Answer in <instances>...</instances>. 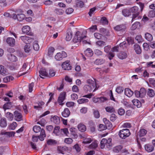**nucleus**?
<instances>
[{
	"instance_id": "obj_15",
	"label": "nucleus",
	"mask_w": 155,
	"mask_h": 155,
	"mask_svg": "<svg viewBox=\"0 0 155 155\" xmlns=\"http://www.w3.org/2000/svg\"><path fill=\"white\" fill-rule=\"evenodd\" d=\"M51 117V120L52 122L56 124H58L60 123V118L58 116L52 115Z\"/></svg>"
},
{
	"instance_id": "obj_8",
	"label": "nucleus",
	"mask_w": 155,
	"mask_h": 155,
	"mask_svg": "<svg viewBox=\"0 0 155 155\" xmlns=\"http://www.w3.org/2000/svg\"><path fill=\"white\" fill-rule=\"evenodd\" d=\"M66 96V92L63 91L60 93L58 100V102L60 105L62 104V102L65 99Z\"/></svg>"
},
{
	"instance_id": "obj_59",
	"label": "nucleus",
	"mask_w": 155,
	"mask_h": 155,
	"mask_svg": "<svg viewBox=\"0 0 155 155\" xmlns=\"http://www.w3.org/2000/svg\"><path fill=\"white\" fill-rule=\"evenodd\" d=\"M135 39L137 41L138 43H140L143 41L142 37L140 35H137L135 38Z\"/></svg>"
},
{
	"instance_id": "obj_50",
	"label": "nucleus",
	"mask_w": 155,
	"mask_h": 155,
	"mask_svg": "<svg viewBox=\"0 0 155 155\" xmlns=\"http://www.w3.org/2000/svg\"><path fill=\"white\" fill-rule=\"evenodd\" d=\"M11 107V104L10 102L4 104L3 108L5 111L6 110L10 109Z\"/></svg>"
},
{
	"instance_id": "obj_57",
	"label": "nucleus",
	"mask_w": 155,
	"mask_h": 155,
	"mask_svg": "<svg viewBox=\"0 0 155 155\" xmlns=\"http://www.w3.org/2000/svg\"><path fill=\"white\" fill-rule=\"evenodd\" d=\"M25 18V15L23 14H21L18 15L17 20L19 21H21L23 20Z\"/></svg>"
},
{
	"instance_id": "obj_26",
	"label": "nucleus",
	"mask_w": 155,
	"mask_h": 155,
	"mask_svg": "<svg viewBox=\"0 0 155 155\" xmlns=\"http://www.w3.org/2000/svg\"><path fill=\"white\" fill-rule=\"evenodd\" d=\"M46 137L45 130L42 129L40 131V134L39 136H38L39 139L41 141H43L44 140V138Z\"/></svg>"
},
{
	"instance_id": "obj_58",
	"label": "nucleus",
	"mask_w": 155,
	"mask_h": 155,
	"mask_svg": "<svg viewBox=\"0 0 155 155\" xmlns=\"http://www.w3.org/2000/svg\"><path fill=\"white\" fill-rule=\"evenodd\" d=\"M101 22L103 25H107L108 23V21L105 17H103L101 18Z\"/></svg>"
},
{
	"instance_id": "obj_6",
	"label": "nucleus",
	"mask_w": 155,
	"mask_h": 155,
	"mask_svg": "<svg viewBox=\"0 0 155 155\" xmlns=\"http://www.w3.org/2000/svg\"><path fill=\"white\" fill-rule=\"evenodd\" d=\"M67 56L66 53L64 51H62L61 53H58L55 56V58L57 61L61 60L63 58H64Z\"/></svg>"
},
{
	"instance_id": "obj_63",
	"label": "nucleus",
	"mask_w": 155,
	"mask_h": 155,
	"mask_svg": "<svg viewBox=\"0 0 155 155\" xmlns=\"http://www.w3.org/2000/svg\"><path fill=\"white\" fill-rule=\"evenodd\" d=\"M55 12L58 15H62L64 12V11L61 9H56L55 10Z\"/></svg>"
},
{
	"instance_id": "obj_28",
	"label": "nucleus",
	"mask_w": 155,
	"mask_h": 155,
	"mask_svg": "<svg viewBox=\"0 0 155 155\" xmlns=\"http://www.w3.org/2000/svg\"><path fill=\"white\" fill-rule=\"evenodd\" d=\"M53 133L56 136H60L61 135V129H60V127L59 126L55 127Z\"/></svg>"
},
{
	"instance_id": "obj_31",
	"label": "nucleus",
	"mask_w": 155,
	"mask_h": 155,
	"mask_svg": "<svg viewBox=\"0 0 155 155\" xmlns=\"http://www.w3.org/2000/svg\"><path fill=\"white\" fill-rule=\"evenodd\" d=\"M122 147L121 146H118L114 147L113 149V151L115 153H119L121 152L123 153L124 151H122Z\"/></svg>"
},
{
	"instance_id": "obj_1",
	"label": "nucleus",
	"mask_w": 155,
	"mask_h": 155,
	"mask_svg": "<svg viewBox=\"0 0 155 155\" xmlns=\"http://www.w3.org/2000/svg\"><path fill=\"white\" fill-rule=\"evenodd\" d=\"M87 82L88 84L85 85L84 87V90L87 92H91L93 89V92H94L96 89V82L95 81L90 79L87 81Z\"/></svg>"
},
{
	"instance_id": "obj_43",
	"label": "nucleus",
	"mask_w": 155,
	"mask_h": 155,
	"mask_svg": "<svg viewBox=\"0 0 155 155\" xmlns=\"http://www.w3.org/2000/svg\"><path fill=\"white\" fill-rule=\"evenodd\" d=\"M147 132L146 130L144 129H140V131L138 133V135L140 137L146 135Z\"/></svg>"
},
{
	"instance_id": "obj_62",
	"label": "nucleus",
	"mask_w": 155,
	"mask_h": 155,
	"mask_svg": "<svg viewBox=\"0 0 155 155\" xmlns=\"http://www.w3.org/2000/svg\"><path fill=\"white\" fill-rule=\"evenodd\" d=\"M96 44L99 46H101L105 45V42L101 41H98L96 42Z\"/></svg>"
},
{
	"instance_id": "obj_32",
	"label": "nucleus",
	"mask_w": 155,
	"mask_h": 155,
	"mask_svg": "<svg viewBox=\"0 0 155 155\" xmlns=\"http://www.w3.org/2000/svg\"><path fill=\"white\" fill-rule=\"evenodd\" d=\"M127 54L125 52H121L118 55V58L121 59L126 58L127 57Z\"/></svg>"
},
{
	"instance_id": "obj_47",
	"label": "nucleus",
	"mask_w": 155,
	"mask_h": 155,
	"mask_svg": "<svg viewBox=\"0 0 155 155\" xmlns=\"http://www.w3.org/2000/svg\"><path fill=\"white\" fill-rule=\"evenodd\" d=\"M14 79V78L11 76H7L3 78V81L5 83L12 81Z\"/></svg>"
},
{
	"instance_id": "obj_34",
	"label": "nucleus",
	"mask_w": 155,
	"mask_h": 155,
	"mask_svg": "<svg viewBox=\"0 0 155 155\" xmlns=\"http://www.w3.org/2000/svg\"><path fill=\"white\" fill-rule=\"evenodd\" d=\"M85 55L88 57L92 56L93 54L92 50L90 48H87L86 51H84Z\"/></svg>"
},
{
	"instance_id": "obj_12",
	"label": "nucleus",
	"mask_w": 155,
	"mask_h": 155,
	"mask_svg": "<svg viewBox=\"0 0 155 155\" xmlns=\"http://www.w3.org/2000/svg\"><path fill=\"white\" fill-rule=\"evenodd\" d=\"M8 44L10 46L13 47L15 45V39L12 38H8L6 40Z\"/></svg>"
},
{
	"instance_id": "obj_23",
	"label": "nucleus",
	"mask_w": 155,
	"mask_h": 155,
	"mask_svg": "<svg viewBox=\"0 0 155 155\" xmlns=\"http://www.w3.org/2000/svg\"><path fill=\"white\" fill-rule=\"evenodd\" d=\"M93 140L92 137L89 136L87 137L84 138L83 143L85 144H89Z\"/></svg>"
},
{
	"instance_id": "obj_52",
	"label": "nucleus",
	"mask_w": 155,
	"mask_h": 155,
	"mask_svg": "<svg viewBox=\"0 0 155 155\" xmlns=\"http://www.w3.org/2000/svg\"><path fill=\"white\" fill-rule=\"evenodd\" d=\"M6 73V70L4 68V66L0 65V73L3 75L5 74Z\"/></svg>"
},
{
	"instance_id": "obj_35",
	"label": "nucleus",
	"mask_w": 155,
	"mask_h": 155,
	"mask_svg": "<svg viewBox=\"0 0 155 155\" xmlns=\"http://www.w3.org/2000/svg\"><path fill=\"white\" fill-rule=\"evenodd\" d=\"M145 38L147 41H151L153 39L152 35L148 33H146L145 34Z\"/></svg>"
},
{
	"instance_id": "obj_24",
	"label": "nucleus",
	"mask_w": 155,
	"mask_h": 155,
	"mask_svg": "<svg viewBox=\"0 0 155 155\" xmlns=\"http://www.w3.org/2000/svg\"><path fill=\"white\" fill-rule=\"evenodd\" d=\"M75 7L82 8L84 5V3L81 0H76L75 2Z\"/></svg>"
},
{
	"instance_id": "obj_64",
	"label": "nucleus",
	"mask_w": 155,
	"mask_h": 155,
	"mask_svg": "<svg viewBox=\"0 0 155 155\" xmlns=\"http://www.w3.org/2000/svg\"><path fill=\"white\" fill-rule=\"evenodd\" d=\"M69 130L72 135H74L75 137H78L77 135L75 134V129L74 128L71 127L70 128Z\"/></svg>"
},
{
	"instance_id": "obj_39",
	"label": "nucleus",
	"mask_w": 155,
	"mask_h": 155,
	"mask_svg": "<svg viewBox=\"0 0 155 155\" xmlns=\"http://www.w3.org/2000/svg\"><path fill=\"white\" fill-rule=\"evenodd\" d=\"M98 146V143L97 140H95L89 146L90 149H95Z\"/></svg>"
},
{
	"instance_id": "obj_48",
	"label": "nucleus",
	"mask_w": 155,
	"mask_h": 155,
	"mask_svg": "<svg viewBox=\"0 0 155 155\" xmlns=\"http://www.w3.org/2000/svg\"><path fill=\"white\" fill-rule=\"evenodd\" d=\"M88 99L83 98L79 99L77 101L78 103L80 104H83L85 103H87L88 102Z\"/></svg>"
},
{
	"instance_id": "obj_21",
	"label": "nucleus",
	"mask_w": 155,
	"mask_h": 155,
	"mask_svg": "<svg viewBox=\"0 0 155 155\" xmlns=\"http://www.w3.org/2000/svg\"><path fill=\"white\" fill-rule=\"evenodd\" d=\"M77 127L79 131L82 132H85L86 130V126L82 123L79 124Z\"/></svg>"
},
{
	"instance_id": "obj_19",
	"label": "nucleus",
	"mask_w": 155,
	"mask_h": 155,
	"mask_svg": "<svg viewBox=\"0 0 155 155\" xmlns=\"http://www.w3.org/2000/svg\"><path fill=\"white\" fill-rule=\"evenodd\" d=\"M140 24L139 22H136L133 24L130 27V29L132 31H134L136 29L140 28Z\"/></svg>"
},
{
	"instance_id": "obj_30",
	"label": "nucleus",
	"mask_w": 155,
	"mask_h": 155,
	"mask_svg": "<svg viewBox=\"0 0 155 155\" xmlns=\"http://www.w3.org/2000/svg\"><path fill=\"white\" fill-rule=\"evenodd\" d=\"M132 102L134 105L137 108H140L141 106V103L138 99H134L132 101Z\"/></svg>"
},
{
	"instance_id": "obj_2",
	"label": "nucleus",
	"mask_w": 155,
	"mask_h": 155,
	"mask_svg": "<svg viewBox=\"0 0 155 155\" xmlns=\"http://www.w3.org/2000/svg\"><path fill=\"white\" fill-rule=\"evenodd\" d=\"M112 139L109 138L107 140L104 138L101 141L100 147L101 149H103L106 147L109 148L112 146Z\"/></svg>"
},
{
	"instance_id": "obj_46",
	"label": "nucleus",
	"mask_w": 155,
	"mask_h": 155,
	"mask_svg": "<svg viewBox=\"0 0 155 155\" xmlns=\"http://www.w3.org/2000/svg\"><path fill=\"white\" fill-rule=\"evenodd\" d=\"M105 109L107 112L110 113H112L114 112V109L112 107H107L105 108Z\"/></svg>"
},
{
	"instance_id": "obj_9",
	"label": "nucleus",
	"mask_w": 155,
	"mask_h": 155,
	"mask_svg": "<svg viewBox=\"0 0 155 155\" xmlns=\"http://www.w3.org/2000/svg\"><path fill=\"white\" fill-rule=\"evenodd\" d=\"M14 115L15 120L17 121H19L22 120V116L21 114L17 111L14 112Z\"/></svg>"
},
{
	"instance_id": "obj_41",
	"label": "nucleus",
	"mask_w": 155,
	"mask_h": 155,
	"mask_svg": "<svg viewBox=\"0 0 155 155\" xmlns=\"http://www.w3.org/2000/svg\"><path fill=\"white\" fill-rule=\"evenodd\" d=\"M55 51L54 48L52 47L49 48L48 54L50 57H52Z\"/></svg>"
},
{
	"instance_id": "obj_5",
	"label": "nucleus",
	"mask_w": 155,
	"mask_h": 155,
	"mask_svg": "<svg viewBox=\"0 0 155 155\" xmlns=\"http://www.w3.org/2000/svg\"><path fill=\"white\" fill-rule=\"evenodd\" d=\"M86 36H84V37H82L81 36L80 32L78 31L76 32L75 35L73 39V41L74 43L80 42H81L82 39H84L85 38Z\"/></svg>"
},
{
	"instance_id": "obj_42",
	"label": "nucleus",
	"mask_w": 155,
	"mask_h": 155,
	"mask_svg": "<svg viewBox=\"0 0 155 155\" xmlns=\"http://www.w3.org/2000/svg\"><path fill=\"white\" fill-rule=\"evenodd\" d=\"M61 135H64L66 136H68L69 134V131L68 129L67 128H64L61 129Z\"/></svg>"
},
{
	"instance_id": "obj_13",
	"label": "nucleus",
	"mask_w": 155,
	"mask_h": 155,
	"mask_svg": "<svg viewBox=\"0 0 155 155\" xmlns=\"http://www.w3.org/2000/svg\"><path fill=\"white\" fill-rule=\"evenodd\" d=\"M20 38L22 41L26 44L30 43L32 40L31 38L26 36H21L20 37Z\"/></svg>"
},
{
	"instance_id": "obj_37",
	"label": "nucleus",
	"mask_w": 155,
	"mask_h": 155,
	"mask_svg": "<svg viewBox=\"0 0 155 155\" xmlns=\"http://www.w3.org/2000/svg\"><path fill=\"white\" fill-rule=\"evenodd\" d=\"M122 13L123 15L125 17H128L131 15L130 10H128L127 9H124L122 10Z\"/></svg>"
},
{
	"instance_id": "obj_51",
	"label": "nucleus",
	"mask_w": 155,
	"mask_h": 155,
	"mask_svg": "<svg viewBox=\"0 0 155 155\" xmlns=\"http://www.w3.org/2000/svg\"><path fill=\"white\" fill-rule=\"evenodd\" d=\"M93 114L94 117L96 119L99 118L100 117V113L97 110H94Z\"/></svg>"
},
{
	"instance_id": "obj_20",
	"label": "nucleus",
	"mask_w": 155,
	"mask_h": 155,
	"mask_svg": "<svg viewBox=\"0 0 155 155\" xmlns=\"http://www.w3.org/2000/svg\"><path fill=\"white\" fill-rule=\"evenodd\" d=\"M124 93L128 97H131L133 94V92L129 88H126L124 90Z\"/></svg>"
},
{
	"instance_id": "obj_7",
	"label": "nucleus",
	"mask_w": 155,
	"mask_h": 155,
	"mask_svg": "<svg viewBox=\"0 0 155 155\" xmlns=\"http://www.w3.org/2000/svg\"><path fill=\"white\" fill-rule=\"evenodd\" d=\"M114 28L117 31L124 32L126 29V27L125 25L120 24L114 27Z\"/></svg>"
},
{
	"instance_id": "obj_25",
	"label": "nucleus",
	"mask_w": 155,
	"mask_h": 155,
	"mask_svg": "<svg viewBox=\"0 0 155 155\" xmlns=\"http://www.w3.org/2000/svg\"><path fill=\"white\" fill-rule=\"evenodd\" d=\"M145 149L147 152H150L153 150L154 147L151 145L147 144L145 145Z\"/></svg>"
},
{
	"instance_id": "obj_14",
	"label": "nucleus",
	"mask_w": 155,
	"mask_h": 155,
	"mask_svg": "<svg viewBox=\"0 0 155 155\" xmlns=\"http://www.w3.org/2000/svg\"><path fill=\"white\" fill-rule=\"evenodd\" d=\"M15 133L14 131L6 132L2 131L0 133L1 135H5L9 137H14Z\"/></svg>"
},
{
	"instance_id": "obj_11",
	"label": "nucleus",
	"mask_w": 155,
	"mask_h": 155,
	"mask_svg": "<svg viewBox=\"0 0 155 155\" xmlns=\"http://www.w3.org/2000/svg\"><path fill=\"white\" fill-rule=\"evenodd\" d=\"M62 68L64 70H69L71 69V66L68 61H65L62 64Z\"/></svg>"
},
{
	"instance_id": "obj_36",
	"label": "nucleus",
	"mask_w": 155,
	"mask_h": 155,
	"mask_svg": "<svg viewBox=\"0 0 155 155\" xmlns=\"http://www.w3.org/2000/svg\"><path fill=\"white\" fill-rule=\"evenodd\" d=\"M5 117L8 120L12 121L13 120L14 116L10 112H7L5 113Z\"/></svg>"
},
{
	"instance_id": "obj_55",
	"label": "nucleus",
	"mask_w": 155,
	"mask_h": 155,
	"mask_svg": "<svg viewBox=\"0 0 155 155\" xmlns=\"http://www.w3.org/2000/svg\"><path fill=\"white\" fill-rule=\"evenodd\" d=\"M64 142L68 144H71L73 142V140L72 139L70 138H67L64 139Z\"/></svg>"
},
{
	"instance_id": "obj_16",
	"label": "nucleus",
	"mask_w": 155,
	"mask_h": 155,
	"mask_svg": "<svg viewBox=\"0 0 155 155\" xmlns=\"http://www.w3.org/2000/svg\"><path fill=\"white\" fill-rule=\"evenodd\" d=\"M7 57L8 59L11 61L15 62L17 60V58L16 56L11 53L8 54Z\"/></svg>"
},
{
	"instance_id": "obj_38",
	"label": "nucleus",
	"mask_w": 155,
	"mask_h": 155,
	"mask_svg": "<svg viewBox=\"0 0 155 155\" xmlns=\"http://www.w3.org/2000/svg\"><path fill=\"white\" fill-rule=\"evenodd\" d=\"M154 91L152 89L149 88L147 90V94L150 97H153L155 95Z\"/></svg>"
},
{
	"instance_id": "obj_4",
	"label": "nucleus",
	"mask_w": 155,
	"mask_h": 155,
	"mask_svg": "<svg viewBox=\"0 0 155 155\" xmlns=\"http://www.w3.org/2000/svg\"><path fill=\"white\" fill-rule=\"evenodd\" d=\"M130 135L129 130L127 129H123L119 131V135L122 139H125Z\"/></svg>"
},
{
	"instance_id": "obj_18",
	"label": "nucleus",
	"mask_w": 155,
	"mask_h": 155,
	"mask_svg": "<svg viewBox=\"0 0 155 155\" xmlns=\"http://www.w3.org/2000/svg\"><path fill=\"white\" fill-rule=\"evenodd\" d=\"M72 32L70 29L68 30L66 34V39L67 41H70L72 38Z\"/></svg>"
},
{
	"instance_id": "obj_44",
	"label": "nucleus",
	"mask_w": 155,
	"mask_h": 155,
	"mask_svg": "<svg viewBox=\"0 0 155 155\" xmlns=\"http://www.w3.org/2000/svg\"><path fill=\"white\" fill-rule=\"evenodd\" d=\"M17 125V123L16 122H14L9 125L8 126L10 130H14L15 129Z\"/></svg>"
},
{
	"instance_id": "obj_56",
	"label": "nucleus",
	"mask_w": 155,
	"mask_h": 155,
	"mask_svg": "<svg viewBox=\"0 0 155 155\" xmlns=\"http://www.w3.org/2000/svg\"><path fill=\"white\" fill-rule=\"evenodd\" d=\"M149 82L151 87L155 88V80L153 78H150Z\"/></svg>"
},
{
	"instance_id": "obj_53",
	"label": "nucleus",
	"mask_w": 155,
	"mask_h": 155,
	"mask_svg": "<svg viewBox=\"0 0 155 155\" xmlns=\"http://www.w3.org/2000/svg\"><path fill=\"white\" fill-rule=\"evenodd\" d=\"M140 91V97H144L146 94V92L145 90L144 89H141Z\"/></svg>"
},
{
	"instance_id": "obj_33",
	"label": "nucleus",
	"mask_w": 155,
	"mask_h": 155,
	"mask_svg": "<svg viewBox=\"0 0 155 155\" xmlns=\"http://www.w3.org/2000/svg\"><path fill=\"white\" fill-rule=\"evenodd\" d=\"M47 143L48 145H54L57 143V141L54 139H49L47 140Z\"/></svg>"
},
{
	"instance_id": "obj_49",
	"label": "nucleus",
	"mask_w": 155,
	"mask_h": 155,
	"mask_svg": "<svg viewBox=\"0 0 155 155\" xmlns=\"http://www.w3.org/2000/svg\"><path fill=\"white\" fill-rule=\"evenodd\" d=\"M34 49L35 51H38L39 49V46L37 41H35L33 43Z\"/></svg>"
},
{
	"instance_id": "obj_17",
	"label": "nucleus",
	"mask_w": 155,
	"mask_h": 155,
	"mask_svg": "<svg viewBox=\"0 0 155 155\" xmlns=\"http://www.w3.org/2000/svg\"><path fill=\"white\" fill-rule=\"evenodd\" d=\"M40 76L42 78H44L43 77H47L48 76V73L45 69L41 68L39 71Z\"/></svg>"
},
{
	"instance_id": "obj_40",
	"label": "nucleus",
	"mask_w": 155,
	"mask_h": 155,
	"mask_svg": "<svg viewBox=\"0 0 155 155\" xmlns=\"http://www.w3.org/2000/svg\"><path fill=\"white\" fill-rule=\"evenodd\" d=\"M22 30V32L25 33H28L29 32L30 30V28L28 25H26L24 26Z\"/></svg>"
},
{
	"instance_id": "obj_22",
	"label": "nucleus",
	"mask_w": 155,
	"mask_h": 155,
	"mask_svg": "<svg viewBox=\"0 0 155 155\" xmlns=\"http://www.w3.org/2000/svg\"><path fill=\"white\" fill-rule=\"evenodd\" d=\"M70 114V111L68 108L64 109L63 111L61 113L62 116L65 117H68Z\"/></svg>"
},
{
	"instance_id": "obj_54",
	"label": "nucleus",
	"mask_w": 155,
	"mask_h": 155,
	"mask_svg": "<svg viewBox=\"0 0 155 155\" xmlns=\"http://www.w3.org/2000/svg\"><path fill=\"white\" fill-rule=\"evenodd\" d=\"M41 129L39 126H35L33 127V130L35 133H38L40 131Z\"/></svg>"
},
{
	"instance_id": "obj_29",
	"label": "nucleus",
	"mask_w": 155,
	"mask_h": 155,
	"mask_svg": "<svg viewBox=\"0 0 155 155\" xmlns=\"http://www.w3.org/2000/svg\"><path fill=\"white\" fill-rule=\"evenodd\" d=\"M7 126V123L6 119L4 118H2L0 121V126L2 127H5Z\"/></svg>"
},
{
	"instance_id": "obj_61",
	"label": "nucleus",
	"mask_w": 155,
	"mask_h": 155,
	"mask_svg": "<svg viewBox=\"0 0 155 155\" xmlns=\"http://www.w3.org/2000/svg\"><path fill=\"white\" fill-rule=\"evenodd\" d=\"M95 38L98 39H101L102 38V35L99 33L96 32L94 34Z\"/></svg>"
},
{
	"instance_id": "obj_27",
	"label": "nucleus",
	"mask_w": 155,
	"mask_h": 155,
	"mask_svg": "<svg viewBox=\"0 0 155 155\" xmlns=\"http://www.w3.org/2000/svg\"><path fill=\"white\" fill-rule=\"evenodd\" d=\"M134 49L137 54H140L141 53V50L138 45L137 44H135L134 45Z\"/></svg>"
},
{
	"instance_id": "obj_60",
	"label": "nucleus",
	"mask_w": 155,
	"mask_h": 155,
	"mask_svg": "<svg viewBox=\"0 0 155 155\" xmlns=\"http://www.w3.org/2000/svg\"><path fill=\"white\" fill-rule=\"evenodd\" d=\"M124 90V88L120 86L117 87L116 89V91L118 94H120L123 92Z\"/></svg>"
},
{
	"instance_id": "obj_45",
	"label": "nucleus",
	"mask_w": 155,
	"mask_h": 155,
	"mask_svg": "<svg viewBox=\"0 0 155 155\" xmlns=\"http://www.w3.org/2000/svg\"><path fill=\"white\" fill-rule=\"evenodd\" d=\"M105 62V60L102 59H98L95 61V64L97 65H101Z\"/></svg>"
},
{
	"instance_id": "obj_10",
	"label": "nucleus",
	"mask_w": 155,
	"mask_h": 155,
	"mask_svg": "<svg viewBox=\"0 0 155 155\" xmlns=\"http://www.w3.org/2000/svg\"><path fill=\"white\" fill-rule=\"evenodd\" d=\"M68 147L66 146H59L57 147V151L58 153L64 154V152L68 151Z\"/></svg>"
},
{
	"instance_id": "obj_3",
	"label": "nucleus",
	"mask_w": 155,
	"mask_h": 155,
	"mask_svg": "<svg viewBox=\"0 0 155 155\" xmlns=\"http://www.w3.org/2000/svg\"><path fill=\"white\" fill-rule=\"evenodd\" d=\"M130 13H132V22L134 21L135 19L136 18L139 17V15L140 12L139 11L138 7L136 6H134L130 9Z\"/></svg>"
}]
</instances>
